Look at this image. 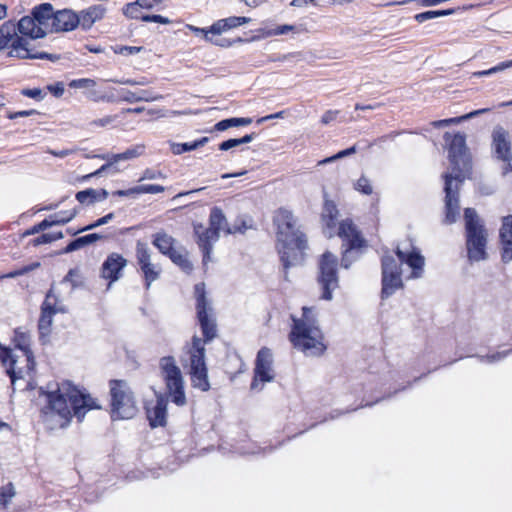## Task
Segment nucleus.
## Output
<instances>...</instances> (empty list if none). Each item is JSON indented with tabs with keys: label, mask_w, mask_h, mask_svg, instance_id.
<instances>
[{
	"label": "nucleus",
	"mask_w": 512,
	"mask_h": 512,
	"mask_svg": "<svg viewBox=\"0 0 512 512\" xmlns=\"http://www.w3.org/2000/svg\"><path fill=\"white\" fill-rule=\"evenodd\" d=\"M66 312L64 306L53 292V286L47 292L44 302L41 305V314L38 321V329L41 339L50 335L53 317L57 313Z\"/></svg>",
	"instance_id": "obj_12"
},
{
	"label": "nucleus",
	"mask_w": 512,
	"mask_h": 512,
	"mask_svg": "<svg viewBox=\"0 0 512 512\" xmlns=\"http://www.w3.org/2000/svg\"><path fill=\"white\" fill-rule=\"evenodd\" d=\"M396 253L399 260L412 269L410 278L421 277L424 267V258L416 248H410L409 245L402 244L397 247Z\"/></svg>",
	"instance_id": "obj_17"
},
{
	"label": "nucleus",
	"mask_w": 512,
	"mask_h": 512,
	"mask_svg": "<svg viewBox=\"0 0 512 512\" xmlns=\"http://www.w3.org/2000/svg\"><path fill=\"white\" fill-rule=\"evenodd\" d=\"M10 44L11 50L8 55L10 57H17L20 59H48L56 61L59 56L49 54L46 52H33L30 49V43L27 39L17 36L16 24L9 20L0 26V50L8 47Z\"/></svg>",
	"instance_id": "obj_8"
},
{
	"label": "nucleus",
	"mask_w": 512,
	"mask_h": 512,
	"mask_svg": "<svg viewBox=\"0 0 512 512\" xmlns=\"http://www.w3.org/2000/svg\"><path fill=\"white\" fill-rule=\"evenodd\" d=\"M63 283H70L72 289H75L81 285L79 271L77 269H70L66 276L63 278Z\"/></svg>",
	"instance_id": "obj_48"
},
{
	"label": "nucleus",
	"mask_w": 512,
	"mask_h": 512,
	"mask_svg": "<svg viewBox=\"0 0 512 512\" xmlns=\"http://www.w3.org/2000/svg\"><path fill=\"white\" fill-rule=\"evenodd\" d=\"M145 152V145L144 144H137L134 145L128 149H126L122 153L116 154L117 162L120 161H126V160H132L135 158L140 157Z\"/></svg>",
	"instance_id": "obj_36"
},
{
	"label": "nucleus",
	"mask_w": 512,
	"mask_h": 512,
	"mask_svg": "<svg viewBox=\"0 0 512 512\" xmlns=\"http://www.w3.org/2000/svg\"><path fill=\"white\" fill-rule=\"evenodd\" d=\"M78 14L70 9L54 12L52 32L72 31L79 25Z\"/></svg>",
	"instance_id": "obj_20"
},
{
	"label": "nucleus",
	"mask_w": 512,
	"mask_h": 512,
	"mask_svg": "<svg viewBox=\"0 0 512 512\" xmlns=\"http://www.w3.org/2000/svg\"><path fill=\"white\" fill-rule=\"evenodd\" d=\"M87 98L93 102H115L116 98L113 94H99L95 90H90L87 94Z\"/></svg>",
	"instance_id": "obj_47"
},
{
	"label": "nucleus",
	"mask_w": 512,
	"mask_h": 512,
	"mask_svg": "<svg viewBox=\"0 0 512 512\" xmlns=\"http://www.w3.org/2000/svg\"><path fill=\"white\" fill-rule=\"evenodd\" d=\"M111 395V417L115 419H131L137 412V404L128 383L124 380H111L109 383Z\"/></svg>",
	"instance_id": "obj_10"
},
{
	"label": "nucleus",
	"mask_w": 512,
	"mask_h": 512,
	"mask_svg": "<svg viewBox=\"0 0 512 512\" xmlns=\"http://www.w3.org/2000/svg\"><path fill=\"white\" fill-rule=\"evenodd\" d=\"M31 16L37 21L38 25L48 34L52 32V23L54 19L53 6L50 3H42L35 6L31 11Z\"/></svg>",
	"instance_id": "obj_22"
},
{
	"label": "nucleus",
	"mask_w": 512,
	"mask_h": 512,
	"mask_svg": "<svg viewBox=\"0 0 512 512\" xmlns=\"http://www.w3.org/2000/svg\"><path fill=\"white\" fill-rule=\"evenodd\" d=\"M355 189L366 195H370L372 193V186L366 177H360L357 180Z\"/></svg>",
	"instance_id": "obj_54"
},
{
	"label": "nucleus",
	"mask_w": 512,
	"mask_h": 512,
	"mask_svg": "<svg viewBox=\"0 0 512 512\" xmlns=\"http://www.w3.org/2000/svg\"><path fill=\"white\" fill-rule=\"evenodd\" d=\"M168 257L184 272L190 273L193 270V264L189 260L186 252L175 249Z\"/></svg>",
	"instance_id": "obj_33"
},
{
	"label": "nucleus",
	"mask_w": 512,
	"mask_h": 512,
	"mask_svg": "<svg viewBox=\"0 0 512 512\" xmlns=\"http://www.w3.org/2000/svg\"><path fill=\"white\" fill-rule=\"evenodd\" d=\"M163 99V95L154 93L151 90H139L136 92L121 89L120 100L127 103L154 102Z\"/></svg>",
	"instance_id": "obj_24"
},
{
	"label": "nucleus",
	"mask_w": 512,
	"mask_h": 512,
	"mask_svg": "<svg viewBox=\"0 0 512 512\" xmlns=\"http://www.w3.org/2000/svg\"><path fill=\"white\" fill-rule=\"evenodd\" d=\"M127 260L118 253H111L102 264V277L109 280L108 288L119 280Z\"/></svg>",
	"instance_id": "obj_18"
},
{
	"label": "nucleus",
	"mask_w": 512,
	"mask_h": 512,
	"mask_svg": "<svg viewBox=\"0 0 512 512\" xmlns=\"http://www.w3.org/2000/svg\"><path fill=\"white\" fill-rule=\"evenodd\" d=\"M337 235L343 240L344 245L347 246L345 254L351 249L361 247L364 242L357 227L349 219L343 220L339 223Z\"/></svg>",
	"instance_id": "obj_19"
},
{
	"label": "nucleus",
	"mask_w": 512,
	"mask_h": 512,
	"mask_svg": "<svg viewBox=\"0 0 512 512\" xmlns=\"http://www.w3.org/2000/svg\"><path fill=\"white\" fill-rule=\"evenodd\" d=\"M337 258L327 252L322 255V298L331 300V291L338 288V278L336 274Z\"/></svg>",
	"instance_id": "obj_15"
},
{
	"label": "nucleus",
	"mask_w": 512,
	"mask_h": 512,
	"mask_svg": "<svg viewBox=\"0 0 512 512\" xmlns=\"http://www.w3.org/2000/svg\"><path fill=\"white\" fill-rule=\"evenodd\" d=\"M500 240L502 245V259L505 262L512 260V216L503 218L500 229Z\"/></svg>",
	"instance_id": "obj_23"
},
{
	"label": "nucleus",
	"mask_w": 512,
	"mask_h": 512,
	"mask_svg": "<svg viewBox=\"0 0 512 512\" xmlns=\"http://www.w3.org/2000/svg\"><path fill=\"white\" fill-rule=\"evenodd\" d=\"M167 402L163 397H158L153 407L147 408V417L151 427H160L166 424Z\"/></svg>",
	"instance_id": "obj_26"
},
{
	"label": "nucleus",
	"mask_w": 512,
	"mask_h": 512,
	"mask_svg": "<svg viewBox=\"0 0 512 512\" xmlns=\"http://www.w3.org/2000/svg\"><path fill=\"white\" fill-rule=\"evenodd\" d=\"M142 50V47L136 46H120L115 48L114 52L121 55L137 54Z\"/></svg>",
	"instance_id": "obj_57"
},
{
	"label": "nucleus",
	"mask_w": 512,
	"mask_h": 512,
	"mask_svg": "<svg viewBox=\"0 0 512 512\" xmlns=\"http://www.w3.org/2000/svg\"><path fill=\"white\" fill-rule=\"evenodd\" d=\"M402 287L401 270L392 256L382 258V297H389Z\"/></svg>",
	"instance_id": "obj_13"
},
{
	"label": "nucleus",
	"mask_w": 512,
	"mask_h": 512,
	"mask_svg": "<svg viewBox=\"0 0 512 512\" xmlns=\"http://www.w3.org/2000/svg\"><path fill=\"white\" fill-rule=\"evenodd\" d=\"M511 67H512V60H508V61L501 62L498 65H496L490 69L474 72L473 76H475V77L489 76V75L504 71Z\"/></svg>",
	"instance_id": "obj_42"
},
{
	"label": "nucleus",
	"mask_w": 512,
	"mask_h": 512,
	"mask_svg": "<svg viewBox=\"0 0 512 512\" xmlns=\"http://www.w3.org/2000/svg\"><path fill=\"white\" fill-rule=\"evenodd\" d=\"M159 365L171 401L177 406H184L186 404L184 378L174 357H162Z\"/></svg>",
	"instance_id": "obj_11"
},
{
	"label": "nucleus",
	"mask_w": 512,
	"mask_h": 512,
	"mask_svg": "<svg viewBox=\"0 0 512 512\" xmlns=\"http://www.w3.org/2000/svg\"><path fill=\"white\" fill-rule=\"evenodd\" d=\"M340 115L339 110H328L322 115V124H329L333 121H336L338 116Z\"/></svg>",
	"instance_id": "obj_60"
},
{
	"label": "nucleus",
	"mask_w": 512,
	"mask_h": 512,
	"mask_svg": "<svg viewBox=\"0 0 512 512\" xmlns=\"http://www.w3.org/2000/svg\"><path fill=\"white\" fill-rule=\"evenodd\" d=\"M194 293L196 297L197 317L202 329L204 339L193 336L192 344L188 346L186 354L188 356L186 365L189 366V373L193 387L201 391H208L210 383L208 380V370L205 361V344L213 340L217 335L215 319L212 308L206 299L205 284L195 285Z\"/></svg>",
	"instance_id": "obj_1"
},
{
	"label": "nucleus",
	"mask_w": 512,
	"mask_h": 512,
	"mask_svg": "<svg viewBox=\"0 0 512 512\" xmlns=\"http://www.w3.org/2000/svg\"><path fill=\"white\" fill-rule=\"evenodd\" d=\"M61 238H63L62 232L46 233V234H42L41 236H39L36 239H34L33 240V245L34 246H39V245H42V244H47V243L54 242V241L59 240Z\"/></svg>",
	"instance_id": "obj_45"
},
{
	"label": "nucleus",
	"mask_w": 512,
	"mask_h": 512,
	"mask_svg": "<svg viewBox=\"0 0 512 512\" xmlns=\"http://www.w3.org/2000/svg\"><path fill=\"white\" fill-rule=\"evenodd\" d=\"M409 2H417L422 6L430 7V6H436L440 3L446 2V0H403V1L391 2L386 5L387 6H389V5H404Z\"/></svg>",
	"instance_id": "obj_52"
},
{
	"label": "nucleus",
	"mask_w": 512,
	"mask_h": 512,
	"mask_svg": "<svg viewBox=\"0 0 512 512\" xmlns=\"http://www.w3.org/2000/svg\"><path fill=\"white\" fill-rule=\"evenodd\" d=\"M13 342L15 349L2 348L0 350V360L6 367L7 374L14 386L16 381L31 377L35 368V360L30 349L31 336L23 328H17L14 331Z\"/></svg>",
	"instance_id": "obj_5"
},
{
	"label": "nucleus",
	"mask_w": 512,
	"mask_h": 512,
	"mask_svg": "<svg viewBox=\"0 0 512 512\" xmlns=\"http://www.w3.org/2000/svg\"><path fill=\"white\" fill-rule=\"evenodd\" d=\"M444 139L448 143L449 159L453 165L451 173L444 175L445 179V222L452 224L459 215V196L460 185L464 180L463 171L468 169V160L466 156V137L464 134L457 133L451 135L445 133Z\"/></svg>",
	"instance_id": "obj_3"
},
{
	"label": "nucleus",
	"mask_w": 512,
	"mask_h": 512,
	"mask_svg": "<svg viewBox=\"0 0 512 512\" xmlns=\"http://www.w3.org/2000/svg\"><path fill=\"white\" fill-rule=\"evenodd\" d=\"M143 22H155L160 24H170L171 21L169 18L164 17L162 15H144L141 17Z\"/></svg>",
	"instance_id": "obj_56"
},
{
	"label": "nucleus",
	"mask_w": 512,
	"mask_h": 512,
	"mask_svg": "<svg viewBox=\"0 0 512 512\" xmlns=\"http://www.w3.org/2000/svg\"><path fill=\"white\" fill-rule=\"evenodd\" d=\"M40 266L39 262H34L30 265H26L22 267L21 269L15 270L13 272H10L6 275L0 276V279L2 278H15L17 276L24 275L26 273H29L30 271H33L34 269L38 268Z\"/></svg>",
	"instance_id": "obj_49"
},
{
	"label": "nucleus",
	"mask_w": 512,
	"mask_h": 512,
	"mask_svg": "<svg viewBox=\"0 0 512 512\" xmlns=\"http://www.w3.org/2000/svg\"><path fill=\"white\" fill-rule=\"evenodd\" d=\"M302 318L292 316L293 326L289 334V340L293 347L305 355H313L320 344L318 339L317 320L314 318L312 308L303 307Z\"/></svg>",
	"instance_id": "obj_7"
},
{
	"label": "nucleus",
	"mask_w": 512,
	"mask_h": 512,
	"mask_svg": "<svg viewBox=\"0 0 512 512\" xmlns=\"http://www.w3.org/2000/svg\"><path fill=\"white\" fill-rule=\"evenodd\" d=\"M136 259L139 267L151 263V250L148 245L142 241H137L136 244Z\"/></svg>",
	"instance_id": "obj_37"
},
{
	"label": "nucleus",
	"mask_w": 512,
	"mask_h": 512,
	"mask_svg": "<svg viewBox=\"0 0 512 512\" xmlns=\"http://www.w3.org/2000/svg\"><path fill=\"white\" fill-rule=\"evenodd\" d=\"M356 152H357V146L353 145L350 148H347L345 150L339 151L337 154H335V155H333L331 157H327L325 159H322V165L323 164L331 163V162H333L336 159H341V158H344L346 156H350V155H352V154H354Z\"/></svg>",
	"instance_id": "obj_50"
},
{
	"label": "nucleus",
	"mask_w": 512,
	"mask_h": 512,
	"mask_svg": "<svg viewBox=\"0 0 512 512\" xmlns=\"http://www.w3.org/2000/svg\"><path fill=\"white\" fill-rule=\"evenodd\" d=\"M237 19L236 16H231L228 18L220 19L216 22H214L210 27L209 31H211V34L213 35H220L223 32H226L228 30L237 28Z\"/></svg>",
	"instance_id": "obj_31"
},
{
	"label": "nucleus",
	"mask_w": 512,
	"mask_h": 512,
	"mask_svg": "<svg viewBox=\"0 0 512 512\" xmlns=\"http://www.w3.org/2000/svg\"><path fill=\"white\" fill-rule=\"evenodd\" d=\"M138 195L139 194H157L164 192L165 188L161 185L156 184H146V185H138Z\"/></svg>",
	"instance_id": "obj_51"
},
{
	"label": "nucleus",
	"mask_w": 512,
	"mask_h": 512,
	"mask_svg": "<svg viewBox=\"0 0 512 512\" xmlns=\"http://www.w3.org/2000/svg\"><path fill=\"white\" fill-rule=\"evenodd\" d=\"M274 380L273 355L267 347H262L256 357L252 389H257L259 382H272Z\"/></svg>",
	"instance_id": "obj_14"
},
{
	"label": "nucleus",
	"mask_w": 512,
	"mask_h": 512,
	"mask_svg": "<svg viewBox=\"0 0 512 512\" xmlns=\"http://www.w3.org/2000/svg\"><path fill=\"white\" fill-rule=\"evenodd\" d=\"M17 31L22 35L21 37H29L30 39H40L47 35L31 15L24 16L18 21L16 24Z\"/></svg>",
	"instance_id": "obj_21"
},
{
	"label": "nucleus",
	"mask_w": 512,
	"mask_h": 512,
	"mask_svg": "<svg viewBox=\"0 0 512 512\" xmlns=\"http://www.w3.org/2000/svg\"><path fill=\"white\" fill-rule=\"evenodd\" d=\"M77 149L76 148H73V149H62V150H48V152L55 156V157H59V158H64V157H67L69 155H72L74 153H76Z\"/></svg>",
	"instance_id": "obj_63"
},
{
	"label": "nucleus",
	"mask_w": 512,
	"mask_h": 512,
	"mask_svg": "<svg viewBox=\"0 0 512 512\" xmlns=\"http://www.w3.org/2000/svg\"><path fill=\"white\" fill-rule=\"evenodd\" d=\"M140 269L143 272L146 288L148 289L152 282L159 278L161 267L158 264L151 262L140 267Z\"/></svg>",
	"instance_id": "obj_35"
},
{
	"label": "nucleus",
	"mask_w": 512,
	"mask_h": 512,
	"mask_svg": "<svg viewBox=\"0 0 512 512\" xmlns=\"http://www.w3.org/2000/svg\"><path fill=\"white\" fill-rule=\"evenodd\" d=\"M247 228L245 222L242 223V226L229 227L223 211L218 207L212 208L209 216V227H205L201 223L194 224L197 244L203 253V264L207 265L211 261L213 245L219 240L221 231L227 234L243 233Z\"/></svg>",
	"instance_id": "obj_6"
},
{
	"label": "nucleus",
	"mask_w": 512,
	"mask_h": 512,
	"mask_svg": "<svg viewBox=\"0 0 512 512\" xmlns=\"http://www.w3.org/2000/svg\"><path fill=\"white\" fill-rule=\"evenodd\" d=\"M464 219L466 248L469 261L479 262L485 260L487 258V232L485 228L481 224L476 211L472 208L465 209Z\"/></svg>",
	"instance_id": "obj_9"
},
{
	"label": "nucleus",
	"mask_w": 512,
	"mask_h": 512,
	"mask_svg": "<svg viewBox=\"0 0 512 512\" xmlns=\"http://www.w3.org/2000/svg\"><path fill=\"white\" fill-rule=\"evenodd\" d=\"M338 216V210L333 201H325L322 207V217H327V226L332 227L335 224V220Z\"/></svg>",
	"instance_id": "obj_40"
},
{
	"label": "nucleus",
	"mask_w": 512,
	"mask_h": 512,
	"mask_svg": "<svg viewBox=\"0 0 512 512\" xmlns=\"http://www.w3.org/2000/svg\"><path fill=\"white\" fill-rule=\"evenodd\" d=\"M96 86V81L90 78L74 79L69 83L70 88L75 89H89L91 90Z\"/></svg>",
	"instance_id": "obj_46"
},
{
	"label": "nucleus",
	"mask_w": 512,
	"mask_h": 512,
	"mask_svg": "<svg viewBox=\"0 0 512 512\" xmlns=\"http://www.w3.org/2000/svg\"><path fill=\"white\" fill-rule=\"evenodd\" d=\"M186 28L196 35L203 34L206 41H212V38L209 37V33H211V31H209V28H199L191 24H187Z\"/></svg>",
	"instance_id": "obj_59"
},
{
	"label": "nucleus",
	"mask_w": 512,
	"mask_h": 512,
	"mask_svg": "<svg viewBox=\"0 0 512 512\" xmlns=\"http://www.w3.org/2000/svg\"><path fill=\"white\" fill-rule=\"evenodd\" d=\"M454 13V10L447 9V10H437V11H426L419 14H416L414 16V19L419 22L423 23L427 20H431L438 17L448 16Z\"/></svg>",
	"instance_id": "obj_39"
},
{
	"label": "nucleus",
	"mask_w": 512,
	"mask_h": 512,
	"mask_svg": "<svg viewBox=\"0 0 512 512\" xmlns=\"http://www.w3.org/2000/svg\"><path fill=\"white\" fill-rule=\"evenodd\" d=\"M492 147L496 157L506 163L503 174L507 175L508 172H512V166L510 164L512 158L511 143L509 134L504 128H494L492 133Z\"/></svg>",
	"instance_id": "obj_16"
},
{
	"label": "nucleus",
	"mask_w": 512,
	"mask_h": 512,
	"mask_svg": "<svg viewBox=\"0 0 512 512\" xmlns=\"http://www.w3.org/2000/svg\"><path fill=\"white\" fill-rule=\"evenodd\" d=\"M15 496V488L12 483L0 488V504L6 507L11 499Z\"/></svg>",
	"instance_id": "obj_43"
},
{
	"label": "nucleus",
	"mask_w": 512,
	"mask_h": 512,
	"mask_svg": "<svg viewBox=\"0 0 512 512\" xmlns=\"http://www.w3.org/2000/svg\"><path fill=\"white\" fill-rule=\"evenodd\" d=\"M141 9L142 8L140 7V5L136 4L135 1L132 3H128L124 6L123 14L131 19H141V17L143 16L141 14Z\"/></svg>",
	"instance_id": "obj_44"
},
{
	"label": "nucleus",
	"mask_w": 512,
	"mask_h": 512,
	"mask_svg": "<svg viewBox=\"0 0 512 512\" xmlns=\"http://www.w3.org/2000/svg\"><path fill=\"white\" fill-rule=\"evenodd\" d=\"M116 119V116H105L101 119H96L91 122V125L99 126V127H105L114 122Z\"/></svg>",
	"instance_id": "obj_62"
},
{
	"label": "nucleus",
	"mask_w": 512,
	"mask_h": 512,
	"mask_svg": "<svg viewBox=\"0 0 512 512\" xmlns=\"http://www.w3.org/2000/svg\"><path fill=\"white\" fill-rule=\"evenodd\" d=\"M108 197V191L105 189H86L76 193V199L81 204H93L97 201H103Z\"/></svg>",
	"instance_id": "obj_27"
},
{
	"label": "nucleus",
	"mask_w": 512,
	"mask_h": 512,
	"mask_svg": "<svg viewBox=\"0 0 512 512\" xmlns=\"http://www.w3.org/2000/svg\"><path fill=\"white\" fill-rule=\"evenodd\" d=\"M251 123H252L251 118H244V117L229 118V119H224V120L217 122L214 126V129L216 131H225L231 127L247 126V125H250Z\"/></svg>",
	"instance_id": "obj_34"
},
{
	"label": "nucleus",
	"mask_w": 512,
	"mask_h": 512,
	"mask_svg": "<svg viewBox=\"0 0 512 512\" xmlns=\"http://www.w3.org/2000/svg\"><path fill=\"white\" fill-rule=\"evenodd\" d=\"M294 29L295 27L293 25L285 24L279 25L275 28H263L260 29L259 32H261L264 37H271L276 35L287 34L288 32L293 31Z\"/></svg>",
	"instance_id": "obj_41"
},
{
	"label": "nucleus",
	"mask_w": 512,
	"mask_h": 512,
	"mask_svg": "<svg viewBox=\"0 0 512 512\" xmlns=\"http://www.w3.org/2000/svg\"><path fill=\"white\" fill-rule=\"evenodd\" d=\"M77 214L76 209L68 210V211H60L51 216H49V220L51 225H63L71 221Z\"/></svg>",
	"instance_id": "obj_38"
},
{
	"label": "nucleus",
	"mask_w": 512,
	"mask_h": 512,
	"mask_svg": "<svg viewBox=\"0 0 512 512\" xmlns=\"http://www.w3.org/2000/svg\"><path fill=\"white\" fill-rule=\"evenodd\" d=\"M166 175L161 171L154 169H145L142 176L139 179V182L144 180H155V179H165Z\"/></svg>",
	"instance_id": "obj_55"
},
{
	"label": "nucleus",
	"mask_w": 512,
	"mask_h": 512,
	"mask_svg": "<svg viewBox=\"0 0 512 512\" xmlns=\"http://www.w3.org/2000/svg\"><path fill=\"white\" fill-rule=\"evenodd\" d=\"M47 400L48 404L42 409V413L47 419L57 417L60 427L70 421L72 412L82 420L88 410L99 408L89 394L83 393L68 381L61 383L57 391L48 393Z\"/></svg>",
	"instance_id": "obj_2"
},
{
	"label": "nucleus",
	"mask_w": 512,
	"mask_h": 512,
	"mask_svg": "<svg viewBox=\"0 0 512 512\" xmlns=\"http://www.w3.org/2000/svg\"><path fill=\"white\" fill-rule=\"evenodd\" d=\"M82 247H84V245L82 243L81 238L79 237V238L73 240L72 242H70L64 249V252L70 253V252L76 251Z\"/></svg>",
	"instance_id": "obj_64"
},
{
	"label": "nucleus",
	"mask_w": 512,
	"mask_h": 512,
	"mask_svg": "<svg viewBox=\"0 0 512 512\" xmlns=\"http://www.w3.org/2000/svg\"><path fill=\"white\" fill-rule=\"evenodd\" d=\"M274 224L277 227V249L284 268L301 264L308 246L305 235L296 227L293 214L279 209L274 216Z\"/></svg>",
	"instance_id": "obj_4"
},
{
	"label": "nucleus",
	"mask_w": 512,
	"mask_h": 512,
	"mask_svg": "<svg viewBox=\"0 0 512 512\" xmlns=\"http://www.w3.org/2000/svg\"><path fill=\"white\" fill-rule=\"evenodd\" d=\"M51 222L48 219H44L43 221H41L40 223H38L37 225L33 226L30 230H28L25 234L26 235H31V234H35V233H38L40 231H43V230H46L47 228L51 227Z\"/></svg>",
	"instance_id": "obj_58"
},
{
	"label": "nucleus",
	"mask_w": 512,
	"mask_h": 512,
	"mask_svg": "<svg viewBox=\"0 0 512 512\" xmlns=\"http://www.w3.org/2000/svg\"><path fill=\"white\" fill-rule=\"evenodd\" d=\"M209 141L208 137H202L198 140H195L193 142H187V143H170V148L173 154L180 155L185 152L196 150L200 147H203L207 142Z\"/></svg>",
	"instance_id": "obj_30"
},
{
	"label": "nucleus",
	"mask_w": 512,
	"mask_h": 512,
	"mask_svg": "<svg viewBox=\"0 0 512 512\" xmlns=\"http://www.w3.org/2000/svg\"><path fill=\"white\" fill-rule=\"evenodd\" d=\"M114 218V213H108L107 215L97 219L95 222L87 225L86 227L80 229L78 232H84L88 230L95 229L99 226L107 224L109 221H111Z\"/></svg>",
	"instance_id": "obj_53"
},
{
	"label": "nucleus",
	"mask_w": 512,
	"mask_h": 512,
	"mask_svg": "<svg viewBox=\"0 0 512 512\" xmlns=\"http://www.w3.org/2000/svg\"><path fill=\"white\" fill-rule=\"evenodd\" d=\"M93 158H99L105 160L106 163L102 165L98 170L84 176V179H90L92 177L100 176L101 174L108 171L111 167H113L117 162L116 154H98L93 155Z\"/></svg>",
	"instance_id": "obj_32"
},
{
	"label": "nucleus",
	"mask_w": 512,
	"mask_h": 512,
	"mask_svg": "<svg viewBox=\"0 0 512 512\" xmlns=\"http://www.w3.org/2000/svg\"><path fill=\"white\" fill-rule=\"evenodd\" d=\"M237 146H240L237 138H232V139H228L226 141H223L222 143L219 144V149L221 151H228L232 148H235Z\"/></svg>",
	"instance_id": "obj_61"
},
{
	"label": "nucleus",
	"mask_w": 512,
	"mask_h": 512,
	"mask_svg": "<svg viewBox=\"0 0 512 512\" xmlns=\"http://www.w3.org/2000/svg\"><path fill=\"white\" fill-rule=\"evenodd\" d=\"M488 111H490V108H483V109L474 110V111H472L470 113H467V114L459 116V117H453V118L433 121L432 122V126L435 127V128H440V127L449 126V125H452V124H460V123H462L465 120L471 119V118H473L475 116H478L480 114L486 113Z\"/></svg>",
	"instance_id": "obj_29"
},
{
	"label": "nucleus",
	"mask_w": 512,
	"mask_h": 512,
	"mask_svg": "<svg viewBox=\"0 0 512 512\" xmlns=\"http://www.w3.org/2000/svg\"><path fill=\"white\" fill-rule=\"evenodd\" d=\"M153 245L164 255L169 256L174 250L175 239L165 232L153 235Z\"/></svg>",
	"instance_id": "obj_28"
},
{
	"label": "nucleus",
	"mask_w": 512,
	"mask_h": 512,
	"mask_svg": "<svg viewBox=\"0 0 512 512\" xmlns=\"http://www.w3.org/2000/svg\"><path fill=\"white\" fill-rule=\"evenodd\" d=\"M106 13V8L103 5H92L87 9L80 11L78 17L80 19L79 25L84 30L90 29L93 24L101 20Z\"/></svg>",
	"instance_id": "obj_25"
}]
</instances>
